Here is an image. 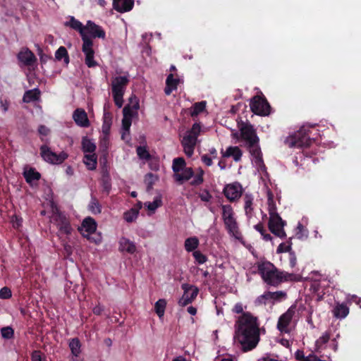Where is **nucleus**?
Segmentation results:
<instances>
[{"label":"nucleus","instance_id":"obj_1","mask_svg":"<svg viewBox=\"0 0 361 361\" xmlns=\"http://www.w3.org/2000/svg\"><path fill=\"white\" fill-rule=\"evenodd\" d=\"M234 340L243 352L255 349L260 341L259 322L257 317L246 312L238 317L234 325Z\"/></svg>","mask_w":361,"mask_h":361},{"label":"nucleus","instance_id":"obj_2","mask_svg":"<svg viewBox=\"0 0 361 361\" xmlns=\"http://www.w3.org/2000/svg\"><path fill=\"white\" fill-rule=\"evenodd\" d=\"M257 266L263 281L270 286H276L292 276L291 274L279 271L274 264L268 261L257 262Z\"/></svg>","mask_w":361,"mask_h":361},{"label":"nucleus","instance_id":"obj_3","mask_svg":"<svg viewBox=\"0 0 361 361\" xmlns=\"http://www.w3.org/2000/svg\"><path fill=\"white\" fill-rule=\"evenodd\" d=\"M310 128L302 126L294 134L287 137L285 140V144L289 147H308L314 141V139L310 137Z\"/></svg>","mask_w":361,"mask_h":361},{"label":"nucleus","instance_id":"obj_4","mask_svg":"<svg viewBox=\"0 0 361 361\" xmlns=\"http://www.w3.org/2000/svg\"><path fill=\"white\" fill-rule=\"evenodd\" d=\"M269 214L268 227L269 231L276 236L281 239L285 238L286 234L284 231V226L286 225V221L283 220L276 212V208L274 204L269 205Z\"/></svg>","mask_w":361,"mask_h":361},{"label":"nucleus","instance_id":"obj_5","mask_svg":"<svg viewBox=\"0 0 361 361\" xmlns=\"http://www.w3.org/2000/svg\"><path fill=\"white\" fill-rule=\"evenodd\" d=\"M204 171L201 168H199L198 172L195 175V172L191 167H185L181 170L179 173L173 175V179L179 185L183 184L185 182L189 180L191 178H194L190 183L192 186H198L204 182Z\"/></svg>","mask_w":361,"mask_h":361},{"label":"nucleus","instance_id":"obj_6","mask_svg":"<svg viewBox=\"0 0 361 361\" xmlns=\"http://www.w3.org/2000/svg\"><path fill=\"white\" fill-rule=\"evenodd\" d=\"M52 219L60 234H65L68 236L72 233L73 229L71 225L69 219L57 207L53 209Z\"/></svg>","mask_w":361,"mask_h":361},{"label":"nucleus","instance_id":"obj_7","mask_svg":"<svg viewBox=\"0 0 361 361\" xmlns=\"http://www.w3.org/2000/svg\"><path fill=\"white\" fill-rule=\"evenodd\" d=\"M40 156L42 159L51 164H61L68 157V154L65 152H61L59 154L51 151V148L47 145L40 146Z\"/></svg>","mask_w":361,"mask_h":361},{"label":"nucleus","instance_id":"obj_8","mask_svg":"<svg viewBox=\"0 0 361 361\" xmlns=\"http://www.w3.org/2000/svg\"><path fill=\"white\" fill-rule=\"evenodd\" d=\"M251 111L256 115L268 116L271 106L264 95L255 96L250 104Z\"/></svg>","mask_w":361,"mask_h":361},{"label":"nucleus","instance_id":"obj_9","mask_svg":"<svg viewBox=\"0 0 361 361\" xmlns=\"http://www.w3.org/2000/svg\"><path fill=\"white\" fill-rule=\"evenodd\" d=\"M297 307L295 305H291L286 312L282 314L277 322V329L281 333L289 334L290 329L289 325L290 324L294 315L295 314Z\"/></svg>","mask_w":361,"mask_h":361},{"label":"nucleus","instance_id":"obj_10","mask_svg":"<svg viewBox=\"0 0 361 361\" xmlns=\"http://www.w3.org/2000/svg\"><path fill=\"white\" fill-rule=\"evenodd\" d=\"M181 288L183 290V294L178 300V305L181 307H185L192 303L197 298L199 293V288L189 283H183Z\"/></svg>","mask_w":361,"mask_h":361},{"label":"nucleus","instance_id":"obj_11","mask_svg":"<svg viewBox=\"0 0 361 361\" xmlns=\"http://www.w3.org/2000/svg\"><path fill=\"white\" fill-rule=\"evenodd\" d=\"M240 138L245 142V145H252L254 142H259L256 130L250 123H242L240 127Z\"/></svg>","mask_w":361,"mask_h":361},{"label":"nucleus","instance_id":"obj_12","mask_svg":"<svg viewBox=\"0 0 361 361\" xmlns=\"http://www.w3.org/2000/svg\"><path fill=\"white\" fill-rule=\"evenodd\" d=\"M82 51L85 56V62L89 68L95 67L97 63L94 59V51L92 48L93 42L91 38L83 39Z\"/></svg>","mask_w":361,"mask_h":361},{"label":"nucleus","instance_id":"obj_13","mask_svg":"<svg viewBox=\"0 0 361 361\" xmlns=\"http://www.w3.org/2000/svg\"><path fill=\"white\" fill-rule=\"evenodd\" d=\"M224 195L230 202L238 200L243 193L242 185L239 183L226 185L223 190Z\"/></svg>","mask_w":361,"mask_h":361},{"label":"nucleus","instance_id":"obj_14","mask_svg":"<svg viewBox=\"0 0 361 361\" xmlns=\"http://www.w3.org/2000/svg\"><path fill=\"white\" fill-rule=\"evenodd\" d=\"M259 142H254L252 145H245L246 148L255 159V162L259 168H265V165L262 159V153L259 146Z\"/></svg>","mask_w":361,"mask_h":361},{"label":"nucleus","instance_id":"obj_15","mask_svg":"<svg viewBox=\"0 0 361 361\" xmlns=\"http://www.w3.org/2000/svg\"><path fill=\"white\" fill-rule=\"evenodd\" d=\"M85 32L90 35L93 38H102L104 39L106 37L105 31L102 27L95 24L92 20H88L85 25Z\"/></svg>","mask_w":361,"mask_h":361},{"label":"nucleus","instance_id":"obj_16","mask_svg":"<svg viewBox=\"0 0 361 361\" xmlns=\"http://www.w3.org/2000/svg\"><path fill=\"white\" fill-rule=\"evenodd\" d=\"M228 233L236 239H240L241 233L239 231L238 222L234 216L223 220Z\"/></svg>","mask_w":361,"mask_h":361},{"label":"nucleus","instance_id":"obj_17","mask_svg":"<svg viewBox=\"0 0 361 361\" xmlns=\"http://www.w3.org/2000/svg\"><path fill=\"white\" fill-rule=\"evenodd\" d=\"M129 82L127 76H116L111 81L112 92L124 93L125 89Z\"/></svg>","mask_w":361,"mask_h":361},{"label":"nucleus","instance_id":"obj_18","mask_svg":"<svg viewBox=\"0 0 361 361\" xmlns=\"http://www.w3.org/2000/svg\"><path fill=\"white\" fill-rule=\"evenodd\" d=\"M73 118L80 127L87 128L90 125L87 114L82 109H76L73 114Z\"/></svg>","mask_w":361,"mask_h":361},{"label":"nucleus","instance_id":"obj_19","mask_svg":"<svg viewBox=\"0 0 361 361\" xmlns=\"http://www.w3.org/2000/svg\"><path fill=\"white\" fill-rule=\"evenodd\" d=\"M134 6V0H113V8L119 13L128 12Z\"/></svg>","mask_w":361,"mask_h":361},{"label":"nucleus","instance_id":"obj_20","mask_svg":"<svg viewBox=\"0 0 361 361\" xmlns=\"http://www.w3.org/2000/svg\"><path fill=\"white\" fill-rule=\"evenodd\" d=\"M66 26H69L72 29L78 31L80 33V35L83 41V39L90 38L87 33L85 32V25H82L81 22L78 20L75 19L73 16L70 18L69 21L65 23Z\"/></svg>","mask_w":361,"mask_h":361},{"label":"nucleus","instance_id":"obj_21","mask_svg":"<svg viewBox=\"0 0 361 361\" xmlns=\"http://www.w3.org/2000/svg\"><path fill=\"white\" fill-rule=\"evenodd\" d=\"M18 59L25 66H32L37 60L35 54L28 49L21 50L18 54Z\"/></svg>","mask_w":361,"mask_h":361},{"label":"nucleus","instance_id":"obj_22","mask_svg":"<svg viewBox=\"0 0 361 361\" xmlns=\"http://www.w3.org/2000/svg\"><path fill=\"white\" fill-rule=\"evenodd\" d=\"M82 226L85 229V231L87 233V235L82 233L84 237L89 238V235L94 233L97 230V222L92 217H86L82 223Z\"/></svg>","mask_w":361,"mask_h":361},{"label":"nucleus","instance_id":"obj_23","mask_svg":"<svg viewBox=\"0 0 361 361\" xmlns=\"http://www.w3.org/2000/svg\"><path fill=\"white\" fill-rule=\"evenodd\" d=\"M119 250L121 252H126L129 254H134L136 252V246L134 242L128 238L122 237L119 240Z\"/></svg>","mask_w":361,"mask_h":361},{"label":"nucleus","instance_id":"obj_24","mask_svg":"<svg viewBox=\"0 0 361 361\" xmlns=\"http://www.w3.org/2000/svg\"><path fill=\"white\" fill-rule=\"evenodd\" d=\"M221 153L223 157H232L235 161H239L243 156L242 150L237 146H230L226 149V152H223L222 149Z\"/></svg>","mask_w":361,"mask_h":361},{"label":"nucleus","instance_id":"obj_25","mask_svg":"<svg viewBox=\"0 0 361 361\" xmlns=\"http://www.w3.org/2000/svg\"><path fill=\"white\" fill-rule=\"evenodd\" d=\"M179 83V79L175 78L173 74L170 73L166 80V87L164 88V93L166 95H170L171 92L177 89Z\"/></svg>","mask_w":361,"mask_h":361},{"label":"nucleus","instance_id":"obj_26","mask_svg":"<svg viewBox=\"0 0 361 361\" xmlns=\"http://www.w3.org/2000/svg\"><path fill=\"white\" fill-rule=\"evenodd\" d=\"M112 119L113 117L111 113L104 111L103 116V123L102 126L104 135L109 136L112 125Z\"/></svg>","mask_w":361,"mask_h":361},{"label":"nucleus","instance_id":"obj_27","mask_svg":"<svg viewBox=\"0 0 361 361\" xmlns=\"http://www.w3.org/2000/svg\"><path fill=\"white\" fill-rule=\"evenodd\" d=\"M334 316L338 319H344L349 314V308L343 303H338L333 310Z\"/></svg>","mask_w":361,"mask_h":361},{"label":"nucleus","instance_id":"obj_28","mask_svg":"<svg viewBox=\"0 0 361 361\" xmlns=\"http://www.w3.org/2000/svg\"><path fill=\"white\" fill-rule=\"evenodd\" d=\"M40 91L38 88L27 90L25 92L23 101L25 103L37 101L39 99Z\"/></svg>","mask_w":361,"mask_h":361},{"label":"nucleus","instance_id":"obj_29","mask_svg":"<svg viewBox=\"0 0 361 361\" xmlns=\"http://www.w3.org/2000/svg\"><path fill=\"white\" fill-rule=\"evenodd\" d=\"M244 209L245 212V215L248 219H250L252 216V212L254 210V208L252 207L253 205V197L252 195L250 194H245L244 196Z\"/></svg>","mask_w":361,"mask_h":361},{"label":"nucleus","instance_id":"obj_30","mask_svg":"<svg viewBox=\"0 0 361 361\" xmlns=\"http://www.w3.org/2000/svg\"><path fill=\"white\" fill-rule=\"evenodd\" d=\"M84 163L89 170L93 171L96 169L97 164V157L94 152L85 154Z\"/></svg>","mask_w":361,"mask_h":361},{"label":"nucleus","instance_id":"obj_31","mask_svg":"<svg viewBox=\"0 0 361 361\" xmlns=\"http://www.w3.org/2000/svg\"><path fill=\"white\" fill-rule=\"evenodd\" d=\"M24 178L26 182L29 184L35 180H39L41 178V174L34 168H30L28 171H24Z\"/></svg>","mask_w":361,"mask_h":361},{"label":"nucleus","instance_id":"obj_32","mask_svg":"<svg viewBox=\"0 0 361 361\" xmlns=\"http://www.w3.org/2000/svg\"><path fill=\"white\" fill-rule=\"evenodd\" d=\"M186 166V161L183 157H177L173 159L172 164V170L173 175L179 173L181 170L184 169Z\"/></svg>","mask_w":361,"mask_h":361},{"label":"nucleus","instance_id":"obj_33","mask_svg":"<svg viewBox=\"0 0 361 361\" xmlns=\"http://www.w3.org/2000/svg\"><path fill=\"white\" fill-rule=\"evenodd\" d=\"M81 144L82 149L85 153H93L96 150V145L87 136L82 137Z\"/></svg>","mask_w":361,"mask_h":361},{"label":"nucleus","instance_id":"obj_34","mask_svg":"<svg viewBox=\"0 0 361 361\" xmlns=\"http://www.w3.org/2000/svg\"><path fill=\"white\" fill-rule=\"evenodd\" d=\"M185 249L188 252H194L199 245V240L197 237H190L185 240Z\"/></svg>","mask_w":361,"mask_h":361},{"label":"nucleus","instance_id":"obj_35","mask_svg":"<svg viewBox=\"0 0 361 361\" xmlns=\"http://www.w3.org/2000/svg\"><path fill=\"white\" fill-rule=\"evenodd\" d=\"M330 339V333L328 331L324 332L315 342L316 351L324 348V345L329 342Z\"/></svg>","mask_w":361,"mask_h":361},{"label":"nucleus","instance_id":"obj_36","mask_svg":"<svg viewBox=\"0 0 361 361\" xmlns=\"http://www.w3.org/2000/svg\"><path fill=\"white\" fill-rule=\"evenodd\" d=\"M80 341L78 338H72L69 342V348L73 356L78 357L80 353Z\"/></svg>","mask_w":361,"mask_h":361},{"label":"nucleus","instance_id":"obj_37","mask_svg":"<svg viewBox=\"0 0 361 361\" xmlns=\"http://www.w3.org/2000/svg\"><path fill=\"white\" fill-rule=\"evenodd\" d=\"M89 210L93 214H98L102 212V205L100 204L99 200L95 197H92L90 204H89Z\"/></svg>","mask_w":361,"mask_h":361},{"label":"nucleus","instance_id":"obj_38","mask_svg":"<svg viewBox=\"0 0 361 361\" xmlns=\"http://www.w3.org/2000/svg\"><path fill=\"white\" fill-rule=\"evenodd\" d=\"M55 58L58 61L63 59L64 62L68 64L69 63V56L66 47L61 46L55 53Z\"/></svg>","mask_w":361,"mask_h":361},{"label":"nucleus","instance_id":"obj_39","mask_svg":"<svg viewBox=\"0 0 361 361\" xmlns=\"http://www.w3.org/2000/svg\"><path fill=\"white\" fill-rule=\"evenodd\" d=\"M140 108L138 101H136L132 106L127 104L123 109V118H132L133 116V111H137Z\"/></svg>","mask_w":361,"mask_h":361},{"label":"nucleus","instance_id":"obj_40","mask_svg":"<svg viewBox=\"0 0 361 361\" xmlns=\"http://www.w3.org/2000/svg\"><path fill=\"white\" fill-rule=\"evenodd\" d=\"M166 301L165 299L158 300L154 305V310L159 318L162 317L165 312Z\"/></svg>","mask_w":361,"mask_h":361},{"label":"nucleus","instance_id":"obj_41","mask_svg":"<svg viewBox=\"0 0 361 361\" xmlns=\"http://www.w3.org/2000/svg\"><path fill=\"white\" fill-rule=\"evenodd\" d=\"M206 104L207 102L205 101L195 103L191 111V116H195L203 112L205 110Z\"/></svg>","mask_w":361,"mask_h":361},{"label":"nucleus","instance_id":"obj_42","mask_svg":"<svg viewBox=\"0 0 361 361\" xmlns=\"http://www.w3.org/2000/svg\"><path fill=\"white\" fill-rule=\"evenodd\" d=\"M270 301L272 302L281 301L286 297V293L281 290L275 292L268 291Z\"/></svg>","mask_w":361,"mask_h":361},{"label":"nucleus","instance_id":"obj_43","mask_svg":"<svg viewBox=\"0 0 361 361\" xmlns=\"http://www.w3.org/2000/svg\"><path fill=\"white\" fill-rule=\"evenodd\" d=\"M136 152L140 159L149 161L151 159V155L145 146H138Z\"/></svg>","mask_w":361,"mask_h":361},{"label":"nucleus","instance_id":"obj_44","mask_svg":"<svg viewBox=\"0 0 361 361\" xmlns=\"http://www.w3.org/2000/svg\"><path fill=\"white\" fill-rule=\"evenodd\" d=\"M221 209L223 220L234 216L235 214L231 205L223 204L221 205Z\"/></svg>","mask_w":361,"mask_h":361},{"label":"nucleus","instance_id":"obj_45","mask_svg":"<svg viewBox=\"0 0 361 361\" xmlns=\"http://www.w3.org/2000/svg\"><path fill=\"white\" fill-rule=\"evenodd\" d=\"M131 123H132V118H123L122 129L123 130V133H122V135H121V137L123 140L126 139V133H128V134H129Z\"/></svg>","mask_w":361,"mask_h":361},{"label":"nucleus","instance_id":"obj_46","mask_svg":"<svg viewBox=\"0 0 361 361\" xmlns=\"http://www.w3.org/2000/svg\"><path fill=\"white\" fill-rule=\"evenodd\" d=\"M197 137L187 132V134L183 137L181 144L182 145H196Z\"/></svg>","mask_w":361,"mask_h":361},{"label":"nucleus","instance_id":"obj_47","mask_svg":"<svg viewBox=\"0 0 361 361\" xmlns=\"http://www.w3.org/2000/svg\"><path fill=\"white\" fill-rule=\"evenodd\" d=\"M138 216V214L137 213L135 209H133L132 208L128 211H126L123 214V219L128 222L131 223L134 221Z\"/></svg>","mask_w":361,"mask_h":361},{"label":"nucleus","instance_id":"obj_48","mask_svg":"<svg viewBox=\"0 0 361 361\" xmlns=\"http://www.w3.org/2000/svg\"><path fill=\"white\" fill-rule=\"evenodd\" d=\"M270 301L269 295L268 291L264 293V294L258 296L255 301V304L257 306H259L262 305H267V303Z\"/></svg>","mask_w":361,"mask_h":361},{"label":"nucleus","instance_id":"obj_49","mask_svg":"<svg viewBox=\"0 0 361 361\" xmlns=\"http://www.w3.org/2000/svg\"><path fill=\"white\" fill-rule=\"evenodd\" d=\"M292 243H291V238H290V240L287 243H281L279 244L276 249L277 253H283V252H289L292 249Z\"/></svg>","mask_w":361,"mask_h":361},{"label":"nucleus","instance_id":"obj_50","mask_svg":"<svg viewBox=\"0 0 361 361\" xmlns=\"http://www.w3.org/2000/svg\"><path fill=\"white\" fill-rule=\"evenodd\" d=\"M1 336L5 339H11L14 336V330L11 326L3 327L1 329Z\"/></svg>","mask_w":361,"mask_h":361},{"label":"nucleus","instance_id":"obj_51","mask_svg":"<svg viewBox=\"0 0 361 361\" xmlns=\"http://www.w3.org/2000/svg\"><path fill=\"white\" fill-rule=\"evenodd\" d=\"M192 256L194 257L195 261L200 264H204L207 260V256L199 250L194 251Z\"/></svg>","mask_w":361,"mask_h":361},{"label":"nucleus","instance_id":"obj_52","mask_svg":"<svg viewBox=\"0 0 361 361\" xmlns=\"http://www.w3.org/2000/svg\"><path fill=\"white\" fill-rule=\"evenodd\" d=\"M157 178L156 176H154L152 173H148L145 176V181L147 185V189L149 190L152 188L153 185L154 184L155 180H157Z\"/></svg>","mask_w":361,"mask_h":361},{"label":"nucleus","instance_id":"obj_53","mask_svg":"<svg viewBox=\"0 0 361 361\" xmlns=\"http://www.w3.org/2000/svg\"><path fill=\"white\" fill-rule=\"evenodd\" d=\"M145 205L149 211L154 212L155 210L161 205V200L156 199L152 202H146Z\"/></svg>","mask_w":361,"mask_h":361},{"label":"nucleus","instance_id":"obj_54","mask_svg":"<svg viewBox=\"0 0 361 361\" xmlns=\"http://www.w3.org/2000/svg\"><path fill=\"white\" fill-rule=\"evenodd\" d=\"M123 94H124V93L112 92L114 101L115 102L116 106L118 108H121L123 106Z\"/></svg>","mask_w":361,"mask_h":361},{"label":"nucleus","instance_id":"obj_55","mask_svg":"<svg viewBox=\"0 0 361 361\" xmlns=\"http://www.w3.org/2000/svg\"><path fill=\"white\" fill-rule=\"evenodd\" d=\"M12 296L11 290L9 288L5 286L0 290V298L8 299Z\"/></svg>","mask_w":361,"mask_h":361},{"label":"nucleus","instance_id":"obj_56","mask_svg":"<svg viewBox=\"0 0 361 361\" xmlns=\"http://www.w3.org/2000/svg\"><path fill=\"white\" fill-rule=\"evenodd\" d=\"M22 218L17 215H13L11 218L12 226L14 228H19L22 226Z\"/></svg>","mask_w":361,"mask_h":361},{"label":"nucleus","instance_id":"obj_57","mask_svg":"<svg viewBox=\"0 0 361 361\" xmlns=\"http://www.w3.org/2000/svg\"><path fill=\"white\" fill-rule=\"evenodd\" d=\"M289 265L291 268H294L297 264V257L295 253L292 250L288 252Z\"/></svg>","mask_w":361,"mask_h":361},{"label":"nucleus","instance_id":"obj_58","mask_svg":"<svg viewBox=\"0 0 361 361\" xmlns=\"http://www.w3.org/2000/svg\"><path fill=\"white\" fill-rule=\"evenodd\" d=\"M63 254L66 258H68L73 253V247L68 243H63Z\"/></svg>","mask_w":361,"mask_h":361},{"label":"nucleus","instance_id":"obj_59","mask_svg":"<svg viewBox=\"0 0 361 361\" xmlns=\"http://www.w3.org/2000/svg\"><path fill=\"white\" fill-rule=\"evenodd\" d=\"M199 197L203 202H209L212 197V195L207 190H204L199 195Z\"/></svg>","mask_w":361,"mask_h":361},{"label":"nucleus","instance_id":"obj_60","mask_svg":"<svg viewBox=\"0 0 361 361\" xmlns=\"http://www.w3.org/2000/svg\"><path fill=\"white\" fill-rule=\"evenodd\" d=\"M200 126L198 123H195L192 125L191 129L188 130V133L197 137L200 133Z\"/></svg>","mask_w":361,"mask_h":361},{"label":"nucleus","instance_id":"obj_61","mask_svg":"<svg viewBox=\"0 0 361 361\" xmlns=\"http://www.w3.org/2000/svg\"><path fill=\"white\" fill-rule=\"evenodd\" d=\"M232 312L235 314H241V315L246 312H244L243 306L241 302H237L233 307Z\"/></svg>","mask_w":361,"mask_h":361},{"label":"nucleus","instance_id":"obj_62","mask_svg":"<svg viewBox=\"0 0 361 361\" xmlns=\"http://www.w3.org/2000/svg\"><path fill=\"white\" fill-rule=\"evenodd\" d=\"M305 231L304 226L301 223H298L297 228H296V232L295 235L298 238L302 239L305 234L303 233V231Z\"/></svg>","mask_w":361,"mask_h":361},{"label":"nucleus","instance_id":"obj_63","mask_svg":"<svg viewBox=\"0 0 361 361\" xmlns=\"http://www.w3.org/2000/svg\"><path fill=\"white\" fill-rule=\"evenodd\" d=\"M187 157H190L194 153L195 147L193 145H182Z\"/></svg>","mask_w":361,"mask_h":361},{"label":"nucleus","instance_id":"obj_64","mask_svg":"<svg viewBox=\"0 0 361 361\" xmlns=\"http://www.w3.org/2000/svg\"><path fill=\"white\" fill-rule=\"evenodd\" d=\"M319 358L314 355V354H310V355L308 356H304V355H302V359H301V361H319Z\"/></svg>","mask_w":361,"mask_h":361}]
</instances>
